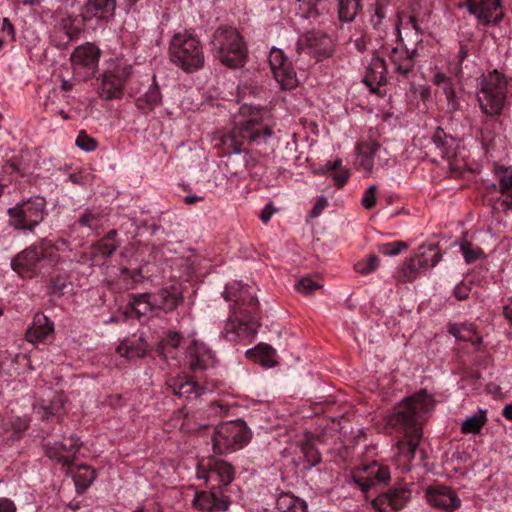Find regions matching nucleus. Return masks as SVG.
Wrapping results in <instances>:
<instances>
[{
    "label": "nucleus",
    "instance_id": "nucleus-1",
    "mask_svg": "<svg viewBox=\"0 0 512 512\" xmlns=\"http://www.w3.org/2000/svg\"><path fill=\"white\" fill-rule=\"evenodd\" d=\"M435 404L432 394L420 390L398 404L388 419L391 427L403 433V438L397 442L394 458L402 471L411 470V463L423 435L420 420L423 415L434 410Z\"/></svg>",
    "mask_w": 512,
    "mask_h": 512
},
{
    "label": "nucleus",
    "instance_id": "nucleus-2",
    "mask_svg": "<svg viewBox=\"0 0 512 512\" xmlns=\"http://www.w3.org/2000/svg\"><path fill=\"white\" fill-rule=\"evenodd\" d=\"M222 295L227 302L232 303L231 315L222 333L229 341L250 343L260 326L258 300L253 288L233 281L225 286Z\"/></svg>",
    "mask_w": 512,
    "mask_h": 512
},
{
    "label": "nucleus",
    "instance_id": "nucleus-3",
    "mask_svg": "<svg viewBox=\"0 0 512 512\" xmlns=\"http://www.w3.org/2000/svg\"><path fill=\"white\" fill-rule=\"evenodd\" d=\"M273 134V127L266 123L260 108L244 104L234 116V126L222 135L216 147L220 156L240 154L248 145L265 143Z\"/></svg>",
    "mask_w": 512,
    "mask_h": 512
},
{
    "label": "nucleus",
    "instance_id": "nucleus-4",
    "mask_svg": "<svg viewBox=\"0 0 512 512\" xmlns=\"http://www.w3.org/2000/svg\"><path fill=\"white\" fill-rule=\"evenodd\" d=\"M67 246L68 242L64 239L55 243L42 239L20 252L12 260L11 266L21 277L32 278L57 266L61 262L59 252Z\"/></svg>",
    "mask_w": 512,
    "mask_h": 512
},
{
    "label": "nucleus",
    "instance_id": "nucleus-5",
    "mask_svg": "<svg viewBox=\"0 0 512 512\" xmlns=\"http://www.w3.org/2000/svg\"><path fill=\"white\" fill-rule=\"evenodd\" d=\"M170 60L187 73L204 66L205 56L200 39L190 31L175 33L169 43Z\"/></svg>",
    "mask_w": 512,
    "mask_h": 512
},
{
    "label": "nucleus",
    "instance_id": "nucleus-6",
    "mask_svg": "<svg viewBox=\"0 0 512 512\" xmlns=\"http://www.w3.org/2000/svg\"><path fill=\"white\" fill-rule=\"evenodd\" d=\"M211 45L217 58L229 68H239L245 64L247 49L242 36L233 27L221 26L213 33Z\"/></svg>",
    "mask_w": 512,
    "mask_h": 512
},
{
    "label": "nucleus",
    "instance_id": "nucleus-7",
    "mask_svg": "<svg viewBox=\"0 0 512 512\" xmlns=\"http://www.w3.org/2000/svg\"><path fill=\"white\" fill-rule=\"evenodd\" d=\"M508 81L498 70L483 74L478 92L479 107L486 116L501 115L507 99Z\"/></svg>",
    "mask_w": 512,
    "mask_h": 512
},
{
    "label": "nucleus",
    "instance_id": "nucleus-8",
    "mask_svg": "<svg viewBox=\"0 0 512 512\" xmlns=\"http://www.w3.org/2000/svg\"><path fill=\"white\" fill-rule=\"evenodd\" d=\"M250 438V431L244 421L221 423L212 436L213 451L219 455L235 452L246 446Z\"/></svg>",
    "mask_w": 512,
    "mask_h": 512
},
{
    "label": "nucleus",
    "instance_id": "nucleus-9",
    "mask_svg": "<svg viewBox=\"0 0 512 512\" xmlns=\"http://www.w3.org/2000/svg\"><path fill=\"white\" fill-rule=\"evenodd\" d=\"M46 201L33 197L8 209L9 223L17 230L33 231L44 219Z\"/></svg>",
    "mask_w": 512,
    "mask_h": 512
},
{
    "label": "nucleus",
    "instance_id": "nucleus-10",
    "mask_svg": "<svg viewBox=\"0 0 512 512\" xmlns=\"http://www.w3.org/2000/svg\"><path fill=\"white\" fill-rule=\"evenodd\" d=\"M132 73V66L125 63H117L104 71L99 78L98 96L106 101L120 100Z\"/></svg>",
    "mask_w": 512,
    "mask_h": 512
},
{
    "label": "nucleus",
    "instance_id": "nucleus-11",
    "mask_svg": "<svg viewBox=\"0 0 512 512\" xmlns=\"http://www.w3.org/2000/svg\"><path fill=\"white\" fill-rule=\"evenodd\" d=\"M235 475L234 467L228 462L208 457L202 459L197 464L196 476L205 481L208 487L216 484L217 489L222 490L233 481Z\"/></svg>",
    "mask_w": 512,
    "mask_h": 512
},
{
    "label": "nucleus",
    "instance_id": "nucleus-12",
    "mask_svg": "<svg viewBox=\"0 0 512 512\" xmlns=\"http://www.w3.org/2000/svg\"><path fill=\"white\" fill-rule=\"evenodd\" d=\"M168 388L178 397L186 400H194L202 396L206 392L214 389L207 379H198L196 375L178 374L167 379Z\"/></svg>",
    "mask_w": 512,
    "mask_h": 512
},
{
    "label": "nucleus",
    "instance_id": "nucleus-13",
    "mask_svg": "<svg viewBox=\"0 0 512 512\" xmlns=\"http://www.w3.org/2000/svg\"><path fill=\"white\" fill-rule=\"evenodd\" d=\"M100 58V50L92 43L77 47L71 54L70 60L73 72L82 81L94 76Z\"/></svg>",
    "mask_w": 512,
    "mask_h": 512
},
{
    "label": "nucleus",
    "instance_id": "nucleus-14",
    "mask_svg": "<svg viewBox=\"0 0 512 512\" xmlns=\"http://www.w3.org/2000/svg\"><path fill=\"white\" fill-rule=\"evenodd\" d=\"M81 445L82 443L78 437L74 435L63 436L61 441L46 442L44 451L47 457L70 469Z\"/></svg>",
    "mask_w": 512,
    "mask_h": 512
},
{
    "label": "nucleus",
    "instance_id": "nucleus-15",
    "mask_svg": "<svg viewBox=\"0 0 512 512\" xmlns=\"http://www.w3.org/2000/svg\"><path fill=\"white\" fill-rule=\"evenodd\" d=\"M269 64L275 80L281 89L292 90L299 84L296 72L283 51L272 48L269 54Z\"/></svg>",
    "mask_w": 512,
    "mask_h": 512
},
{
    "label": "nucleus",
    "instance_id": "nucleus-16",
    "mask_svg": "<svg viewBox=\"0 0 512 512\" xmlns=\"http://www.w3.org/2000/svg\"><path fill=\"white\" fill-rule=\"evenodd\" d=\"M352 479L363 492H366L376 484L388 482L390 471L387 466L377 461H372L368 465L353 470Z\"/></svg>",
    "mask_w": 512,
    "mask_h": 512
},
{
    "label": "nucleus",
    "instance_id": "nucleus-17",
    "mask_svg": "<svg viewBox=\"0 0 512 512\" xmlns=\"http://www.w3.org/2000/svg\"><path fill=\"white\" fill-rule=\"evenodd\" d=\"M464 5L481 25H498L503 19L500 0H465Z\"/></svg>",
    "mask_w": 512,
    "mask_h": 512
},
{
    "label": "nucleus",
    "instance_id": "nucleus-18",
    "mask_svg": "<svg viewBox=\"0 0 512 512\" xmlns=\"http://www.w3.org/2000/svg\"><path fill=\"white\" fill-rule=\"evenodd\" d=\"M186 355L190 369L196 373L214 368L216 358L212 350L203 342L192 340L187 347Z\"/></svg>",
    "mask_w": 512,
    "mask_h": 512
},
{
    "label": "nucleus",
    "instance_id": "nucleus-19",
    "mask_svg": "<svg viewBox=\"0 0 512 512\" xmlns=\"http://www.w3.org/2000/svg\"><path fill=\"white\" fill-rule=\"evenodd\" d=\"M193 506L203 512L226 511L230 506V500L223 490L217 489L216 484H213L209 491L195 494Z\"/></svg>",
    "mask_w": 512,
    "mask_h": 512
},
{
    "label": "nucleus",
    "instance_id": "nucleus-20",
    "mask_svg": "<svg viewBox=\"0 0 512 512\" xmlns=\"http://www.w3.org/2000/svg\"><path fill=\"white\" fill-rule=\"evenodd\" d=\"M427 502L436 509L451 512L460 507L461 501L449 487L442 485L431 486L426 491Z\"/></svg>",
    "mask_w": 512,
    "mask_h": 512
},
{
    "label": "nucleus",
    "instance_id": "nucleus-21",
    "mask_svg": "<svg viewBox=\"0 0 512 512\" xmlns=\"http://www.w3.org/2000/svg\"><path fill=\"white\" fill-rule=\"evenodd\" d=\"M298 51L306 52L317 58L328 57L331 52V40L320 32H308L298 40Z\"/></svg>",
    "mask_w": 512,
    "mask_h": 512
},
{
    "label": "nucleus",
    "instance_id": "nucleus-22",
    "mask_svg": "<svg viewBox=\"0 0 512 512\" xmlns=\"http://www.w3.org/2000/svg\"><path fill=\"white\" fill-rule=\"evenodd\" d=\"M410 494L407 488L392 489L376 497L372 501V506L379 512H395L404 507L410 499Z\"/></svg>",
    "mask_w": 512,
    "mask_h": 512
},
{
    "label": "nucleus",
    "instance_id": "nucleus-23",
    "mask_svg": "<svg viewBox=\"0 0 512 512\" xmlns=\"http://www.w3.org/2000/svg\"><path fill=\"white\" fill-rule=\"evenodd\" d=\"M67 397L63 392H54L50 399H43L34 404L33 409L42 420L52 417L61 418L66 414Z\"/></svg>",
    "mask_w": 512,
    "mask_h": 512
},
{
    "label": "nucleus",
    "instance_id": "nucleus-24",
    "mask_svg": "<svg viewBox=\"0 0 512 512\" xmlns=\"http://www.w3.org/2000/svg\"><path fill=\"white\" fill-rule=\"evenodd\" d=\"M498 182L499 192L502 196L497 201L499 207L508 212L512 210V168L501 166L495 171Z\"/></svg>",
    "mask_w": 512,
    "mask_h": 512
},
{
    "label": "nucleus",
    "instance_id": "nucleus-25",
    "mask_svg": "<svg viewBox=\"0 0 512 512\" xmlns=\"http://www.w3.org/2000/svg\"><path fill=\"white\" fill-rule=\"evenodd\" d=\"M416 50H409L404 45L392 48L389 54L393 70L401 75H408L414 67Z\"/></svg>",
    "mask_w": 512,
    "mask_h": 512
},
{
    "label": "nucleus",
    "instance_id": "nucleus-26",
    "mask_svg": "<svg viewBox=\"0 0 512 512\" xmlns=\"http://www.w3.org/2000/svg\"><path fill=\"white\" fill-rule=\"evenodd\" d=\"M397 39L403 44V33L411 38L414 43L422 42V29L420 28L415 16L406 13H399L398 20L395 23Z\"/></svg>",
    "mask_w": 512,
    "mask_h": 512
},
{
    "label": "nucleus",
    "instance_id": "nucleus-27",
    "mask_svg": "<svg viewBox=\"0 0 512 512\" xmlns=\"http://www.w3.org/2000/svg\"><path fill=\"white\" fill-rule=\"evenodd\" d=\"M380 144L377 141H363L356 146L355 166L358 170H363L370 174L374 167V158Z\"/></svg>",
    "mask_w": 512,
    "mask_h": 512
},
{
    "label": "nucleus",
    "instance_id": "nucleus-28",
    "mask_svg": "<svg viewBox=\"0 0 512 512\" xmlns=\"http://www.w3.org/2000/svg\"><path fill=\"white\" fill-rule=\"evenodd\" d=\"M156 309L165 312L173 311L182 302V292L176 285H170L152 294Z\"/></svg>",
    "mask_w": 512,
    "mask_h": 512
},
{
    "label": "nucleus",
    "instance_id": "nucleus-29",
    "mask_svg": "<svg viewBox=\"0 0 512 512\" xmlns=\"http://www.w3.org/2000/svg\"><path fill=\"white\" fill-rule=\"evenodd\" d=\"M54 331L53 323L43 313L34 316L32 326L26 332V339L31 343H41L52 336Z\"/></svg>",
    "mask_w": 512,
    "mask_h": 512
},
{
    "label": "nucleus",
    "instance_id": "nucleus-30",
    "mask_svg": "<svg viewBox=\"0 0 512 512\" xmlns=\"http://www.w3.org/2000/svg\"><path fill=\"white\" fill-rule=\"evenodd\" d=\"M387 67L385 60L379 56H374L368 66L367 72L364 77L365 84L374 90L376 86L386 84Z\"/></svg>",
    "mask_w": 512,
    "mask_h": 512
},
{
    "label": "nucleus",
    "instance_id": "nucleus-31",
    "mask_svg": "<svg viewBox=\"0 0 512 512\" xmlns=\"http://www.w3.org/2000/svg\"><path fill=\"white\" fill-rule=\"evenodd\" d=\"M116 8L115 0H88L82 10L84 22L93 18H105L106 14H112Z\"/></svg>",
    "mask_w": 512,
    "mask_h": 512
},
{
    "label": "nucleus",
    "instance_id": "nucleus-32",
    "mask_svg": "<svg viewBox=\"0 0 512 512\" xmlns=\"http://www.w3.org/2000/svg\"><path fill=\"white\" fill-rule=\"evenodd\" d=\"M115 230L109 231L101 240L91 247V260L98 264L100 260L106 259L113 254L117 248Z\"/></svg>",
    "mask_w": 512,
    "mask_h": 512
},
{
    "label": "nucleus",
    "instance_id": "nucleus-33",
    "mask_svg": "<svg viewBox=\"0 0 512 512\" xmlns=\"http://www.w3.org/2000/svg\"><path fill=\"white\" fill-rule=\"evenodd\" d=\"M162 103V94L156 81V76L153 75V82L148 90L136 99L135 105L144 114L153 111Z\"/></svg>",
    "mask_w": 512,
    "mask_h": 512
},
{
    "label": "nucleus",
    "instance_id": "nucleus-34",
    "mask_svg": "<svg viewBox=\"0 0 512 512\" xmlns=\"http://www.w3.org/2000/svg\"><path fill=\"white\" fill-rule=\"evenodd\" d=\"M181 339L182 337L178 332H168L159 342L157 352L167 362L169 360H176Z\"/></svg>",
    "mask_w": 512,
    "mask_h": 512
},
{
    "label": "nucleus",
    "instance_id": "nucleus-35",
    "mask_svg": "<svg viewBox=\"0 0 512 512\" xmlns=\"http://www.w3.org/2000/svg\"><path fill=\"white\" fill-rule=\"evenodd\" d=\"M448 332L456 339L469 341L475 346L481 343V337L477 334L476 326L472 323L449 324Z\"/></svg>",
    "mask_w": 512,
    "mask_h": 512
},
{
    "label": "nucleus",
    "instance_id": "nucleus-36",
    "mask_svg": "<svg viewBox=\"0 0 512 512\" xmlns=\"http://www.w3.org/2000/svg\"><path fill=\"white\" fill-rule=\"evenodd\" d=\"M413 258L417 261L418 266L427 269L434 267L440 261L441 255L436 244H429L420 246Z\"/></svg>",
    "mask_w": 512,
    "mask_h": 512
},
{
    "label": "nucleus",
    "instance_id": "nucleus-37",
    "mask_svg": "<svg viewBox=\"0 0 512 512\" xmlns=\"http://www.w3.org/2000/svg\"><path fill=\"white\" fill-rule=\"evenodd\" d=\"M487 410L479 409L475 414L468 416L461 424L462 434H479L487 423Z\"/></svg>",
    "mask_w": 512,
    "mask_h": 512
},
{
    "label": "nucleus",
    "instance_id": "nucleus-38",
    "mask_svg": "<svg viewBox=\"0 0 512 512\" xmlns=\"http://www.w3.org/2000/svg\"><path fill=\"white\" fill-rule=\"evenodd\" d=\"M153 303L154 299L152 294H133L130 297V307L139 319L141 316H146L148 312L156 310V306Z\"/></svg>",
    "mask_w": 512,
    "mask_h": 512
},
{
    "label": "nucleus",
    "instance_id": "nucleus-39",
    "mask_svg": "<svg viewBox=\"0 0 512 512\" xmlns=\"http://www.w3.org/2000/svg\"><path fill=\"white\" fill-rule=\"evenodd\" d=\"M76 491L83 493L96 478V471L89 466L82 465L77 467V471L72 474Z\"/></svg>",
    "mask_w": 512,
    "mask_h": 512
},
{
    "label": "nucleus",
    "instance_id": "nucleus-40",
    "mask_svg": "<svg viewBox=\"0 0 512 512\" xmlns=\"http://www.w3.org/2000/svg\"><path fill=\"white\" fill-rule=\"evenodd\" d=\"M276 507L280 512H306V502L290 493H282L276 501Z\"/></svg>",
    "mask_w": 512,
    "mask_h": 512
},
{
    "label": "nucleus",
    "instance_id": "nucleus-41",
    "mask_svg": "<svg viewBox=\"0 0 512 512\" xmlns=\"http://www.w3.org/2000/svg\"><path fill=\"white\" fill-rule=\"evenodd\" d=\"M422 268L418 266L417 261L411 257L406 259L402 266L396 271L394 277L397 282L409 283L413 282L419 275Z\"/></svg>",
    "mask_w": 512,
    "mask_h": 512
},
{
    "label": "nucleus",
    "instance_id": "nucleus-42",
    "mask_svg": "<svg viewBox=\"0 0 512 512\" xmlns=\"http://www.w3.org/2000/svg\"><path fill=\"white\" fill-rule=\"evenodd\" d=\"M325 0H297L296 13L305 19L317 18Z\"/></svg>",
    "mask_w": 512,
    "mask_h": 512
},
{
    "label": "nucleus",
    "instance_id": "nucleus-43",
    "mask_svg": "<svg viewBox=\"0 0 512 512\" xmlns=\"http://www.w3.org/2000/svg\"><path fill=\"white\" fill-rule=\"evenodd\" d=\"M361 8V0H338L339 19L344 22L354 20Z\"/></svg>",
    "mask_w": 512,
    "mask_h": 512
},
{
    "label": "nucleus",
    "instance_id": "nucleus-44",
    "mask_svg": "<svg viewBox=\"0 0 512 512\" xmlns=\"http://www.w3.org/2000/svg\"><path fill=\"white\" fill-rule=\"evenodd\" d=\"M389 3L385 0H378L371 6L370 22L374 28H380L389 12Z\"/></svg>",
    "mask_w": 512,
    "mask_h": 512
},
{
    "label": "nucleus",
    "instance_id": "nucleus-45",
    "mask_svg": "<svg viewBox=\"0 0 512 512\" xmlns=\"http://www.w3.org/2000/svg\"><path fill=\"white\" fill-rule=\"evenodd\" d=\"M380 259L377 255L371 254L367 258L359 260L354 265L355 271L363 276L369 275L379 267Z\"/></svg>",
    "mask_w": 512,
    "mask_h": 512
},
{
    "label": "nucleus",
    "instance_id": "nucleus-46",
    "mask_svg": "<svg viewBox=\"0 0 512 512\" xmlns=\"http://www.w3.org/2000/svg\"><path fill=\"white\" fill-rule=\"evenodd\" d=\"M76 22V17L68 15L63 17L59 23L61 29L65 32L70 41L76 39L82 30Z\"/></svg>",
    "mask_w": 512,
    "mask_h": 512
},
{
    "label": "nucleus",
    "instance_id": "nucleus-47",
    "mask_svg": "<svg viewBox=\"0 0 512 512\" xmlns=\"http://www.w3.org/2000/svg\"><path fill=\"white\" fill-rule=\"evenodd\" d=\"M301 451L308 465L315 466L320 463L321 456L318 450L315 448L314 442H312L309 438H306L305 441L302 442Z\"/></svg>",
    "mask_w": 512,
    "mask_h": 512
},
{
    "label": "nucleus",
    "instance_id": "nucleus-48",
    "mask_svg": "<svg viewBox=\"0 0 512 512\" xmlns=\"http://www.w3.org/2000/svg\"><path fill=\"white\" fill-rule=\"evenodd\" d=\"M75 145L82 151L93 152L98 148V141L91 137L85 130H80Z\"/></svg>",
    "mask_w": 512,
    "mask_h": 512
},
{
    "label": "nucleus",
    "instance_id": "nucleus-49",
    "mask_svg": "<svg viewBox=\"0 0 512 512\" xmlns=\"http://www.w3.org/2000/svg\"><path fill=\"white\" fill-rule=\"evenodd\" d=\"M460 250L466 263H473L484 257V252L480 247L474 246L469 242L460 244Z\"/></svg>",
    "mask_w": 512,
    "mask_h": 512
},
{
    "label": "nucleus",
    "instance_id": "nucleus-50",
    "mask_svg": "<svg viewBox=\"0 0 512 512\" xmlns=\"http://www.w3.org/2000/svg\"><path fill=\"white\" fill-rule=\"evenodd\" d=\"M121 279L125 283L126 289H133L136 284L142 282L144 276L140 269L130 270L128 268H123L121 270Z\"/></svg>",
    "mask_w": 512,
    "mask_h": 512
},
{
    "label": "nucleus",
    "instance_id": "nucleus-51",
    "mask_svg": "<svg viewBox=\"0 0 512 512\" xmlns=\"http://www.w3.org/2000/svg\"><path fill=\"white\" fill-rule=\"evenodd\" d=\"M407 248L408 245L403 241H393L378 245L379 253L385 256H396Z\"/></svg>",
    "mask_w": 512,
    "mask_h": 512
},
{
    "label": "nucleus",
    "instance_id": "nucleus-52",
    "mask_svg": "<svg viewBox=\"0 0 512 512\" xmlns=\"http://www.w3.org/2000/svg\"><path fill=\"white\" fill-rule=\"evenodd\" d=\"M117 353L129 359L134 357H143L146 353V347L144 344L136 347L129 346L126 342H123L117 347Z\"/></svg>",
    "mask_w": 512,
    "mask_h": 512
},
{
    "label": "nucleus",
    "instance_id": "nucleus-53",
    "mask_svg": "<svg viewBox=\"0 0 512 512\" xmlns=\"http://www.w3.org/2000/svg\"><path fill=\"white\" fill-rule=\"evenodd\" d=\"M322 287V284L315 281L314 279L310 277H303L301 278L295 285L296 290L299 293L309 295L313 293L314 291L320 289Z\"/></svg>",
    "mask_w": 512,
    "mask_h": 512
},
{
    "label": "nucleus",
    "instance_id": "nucleus-54",
    "mask_svg": "<svg viewBox=\"0 0 512 512\" xmlns=\"http://www.w3.org/2000/svg\"><path fill=\"white\" fill-rule=\"evenodd\" d=\"M376 192H377L376 185H372L368 189L365 190L362 200H361V203L365 209L370 210L375 206Z\"/></svg>",
    "mask_w": 512,
    "mask_h": 512
},
{
    "label": "nucleus",
    "instance_id": "nucleus-55",
    "mask_svg": "<svg viewBox=\"0 0 512 512\" xmlns=\"http://www.w3.org/2000/svg\"><path fill=\"white\" fill-rule=\"evenodd\" d=\"M79 223L81 226H86L95 229L98 227L99 224V214L92 211H86L79 218Z\"/></svg>",
    "mask_w": 512,
    "mask_h": 512
},
{
    "label": "nucleus",
    "instance_id": "nucleus-56",
    "mask_svg": "<svg viewBox=\"0 0 512 512\" xmlns=\"http://www.w3.org/2000/svg\"><path fill=\"white\" fill-rule=\"evenodd\" d=\"M29 426V419L27 417H15L11 421V427L17 434H21L27 430Z\"/></svg>",
    "mask_w": 512,
    "mask_h": 512
},
{
    "label": "nucleus",
    "instance_id": "nucleus-57",
    "mask_svg": "<svg viewBox=\"0 0 512 512\" xmlns=\"http://www.w3.org/2000/svg\"><path fill=\"white\" fill-rule=\"evenodd\" d=\"M342 166V160L337 158L334 161L326 162L316 173L318 175H326L330 172H336Z\"/></svg>",
    "mask_w": 512,
    "mask_h": 512
},
{
    "label": "nucleus",
    "instance_id": "nucleus-58",
    "mask_svg": "<svg viewBox=\"0 0 512 512\" xmlns=\"http://www.w3.org/2000/svg\"><path fill=\"white\" fill-rule=\"evenodd\" d=\"M349 177V171L341 167L334 173L333 180L338 188H342L347 183Z\"/></svg>",
    "mask_w": 512,
    "mask_h": 512
},
{
    "label": "nucleus",
    "instance_id": "nucleus-59",
    "mask_svg": "<svg viewBox=\"0 0 512 512\" xmlns=\"http://www.w3.org/2000/svg\"><path fill=\"white\" fill-rule=\"evenodd\" d=\"M253 352H256V353L260 354L261 355V361L265 362V363H267L268 358H270L273 355V353H274L273 349L270 346H268V345H265V346L264 345H260L255 350H248L247 351L248 354L253 353Z\"/></svg>",
    "mask_w": 512,
    "mask_h": 512
},
{
    "label": "nucleus",
    "instance_id": "nucleus-60",
    "mask_svg": "<svg viewBox=\"0 0 512 512\" xmlns=\"http://www.w3.org/2000/svg\"><path fill=\"white\" fill-rule=\"evenodd\" d=\"M470 291L471 288L469 285L465 283H460L456 285V287L454 288V296L460 301L465 300L468 298Z\"/></svg>",
    "mask_w": 512,
    "mask_h": 512
},
{
    "label": "nucleus",
    "instance_id": "nucleus-61",
    "mask_svg": "<svg viewBox=\"0 0 512 512\" xmlns=\"http://www.w3.org/2000/svg\"><path fill=\"white\" fill-rule=\"evenodd\" d=\"M67 283L66 278H58L51 280V292L54 295L60 296L63 294V290L65 289Z\"/></svg>",
    "mask_w": 512,
    "mask_h": 512
},
{
    "label": "nucleus",
    "instance_id": "nucleus-62",
    "mask_svg": "<svg viewBox=\"0 0 512 512\" xmlns=\"http://www.w3.org/2000/svg\"><path fill=\"white\" fill-rule=\"evenodd\" d=\"M327 205H328L327 199L323 196L319 197L311 211V216L313 218L318 217L322 213V211L327 207Z\"/></svg>",
    "mask_w": 512,
    "mask_h": 512
},
{
    "label": "nucleus",
    "instance_id": "nucleus-63",
    "mask_svg": "<svg viewBox=\"0 0 512 512\" xmlns=\"http://www.w3.org/2000/svg\"><path fill=\"white\" fill-rule=\"evenodd\" d=\"M445 96H446V99H447V102H448V109L450 112H454L456 110H458L459 108V103L456 99V92H455V89H451L449 91H447L445 93Z\"/></svg>",
    "mask_w": 512,
    "mask_h": 512
},
{
    "label": "nucleus",
    "instance_id": "nucleus-64",
    "mask_svg": "<svg viewBox=\"0 0 512 512\" xmlns=\"http://www.w3.org/2000/svg\"><path fill=\"white\" fill-rule=\"evenodd\" d=\"M0 512H16L14 502L8 498H0Z\"/></svg>",
    "mask_w": 512,
    "mask_h": 512
}]
</instances>
